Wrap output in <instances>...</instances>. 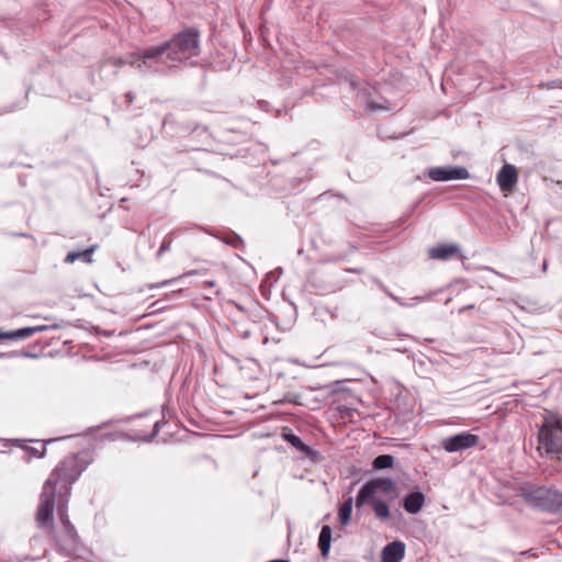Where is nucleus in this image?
Returning <instances> with one entry per match:
<instances>
[{
	"instance_id": "f257e3e1",
	"label": "nucleus",
	"mask_w": 562,
	"mask_h": 562,
	"mask_svg": "<svg viewBox=\"0 0 562 562\" xmlns=\"http://www.w3.org/2000/svg\"><path fill=\"white\" fill-rule=\"evenodd\" d=\"M199 54V32L189 29L159 45L134 52L131 57L137 59L138 71L158 72L164 68L177 67Z\"/></svg>"
},
{
	"instance_id": "f03ea898",
	"label": "nucleus",
	"mask_w": 562,
	"mask_h": 562,
	"mask_svg": "<svg viewBox=\"0 0 562 562\" xmlns=\"http://www.w3.org/2000/svg\"><path fill=\"white\" fill-rule=\"evenodd\" d=\"M398 496L396 484L389 477L371 480L362 485L356 496L358 508L369 504L374 516L382 521L391 518L390 506L386 501L392 502Z\"/></svg>"
},
{
	"instance_id": "7ed1b4c3",
	"label": "nucleus",
	"mask_w": 562,
	"mask_h": 562,
	"mask_svg": "<svg viewBox=\"0 0 562 562\" xmlns=\"http://www.w3.org/2000/svg\"><path fill=\"white\" fill-rule=\"evenodd\" d=\"M87 460L82 453L71 454L63 459L50 473L45 484L58 493V503H67L71 484L87 468Z\"/></svg>"
},
{
	"instance_id": "20e7f679",
	"label": "nucleus",
	"mask_w": 562,
	"mask_h": 562,
	"mask_svg": "<svg viewBox=\"0 0 562 562\" xmlns=\"http://www.w3.org/2000/svg\"><path fill=\"white\" fill-rule=\"evenodd\" d=\"M541 456L562 454V417L555 414L546 415L538 431V448Z\"/></svg>"
},
{
	"instance_id": "39448f33",
	"label": "nucleus",
	"mask_w": 562,
	"mask_h": 562,
	"mask_svg": "<svg viewBox=\"0 0 562 562\" xmlns=\"http://www.w3.org/2000/svg\"><path fill=\"white\" fill-rule=\"evenodd\" d=\"M524 499L535 507L557 510L562 507V494L546 486H532L522 492Z\"/></svg>"
},
{
	"instance_id": "423d86ee",
	"label": "nucleus",
	"mask_w": 562,
	"mask_h": 562,
	"mask_svg": "<svg viewBox=\"0 0 562 562\" xmlns=\"http://www.w3.org/2000/svg\"><path fill=\"white\" fill-rule=\"evenodd\" d=\"M67 503H58V513L60 522L63 526V531L58 536L57 541L59 547L66 552L76 551L79 544V537L72 524L70 522L67 512H66Z\"/></svg>"
},
{
	"instance_id": "0eeeda50",
	"label": "nucleus",
	"mask_w": 562,
	"mask_h": 562,
	"mask_svg": "<svg viewBox=\"0 0 562 562\" xmlns=\"http://www.w3.org/2000/svg\"><path fill=\"white\" fill-rule=\"evenodd\" d=\"M56 497L58 493L49 488V484H44L36 514V520L41 527L47 526L53 520Z\"/></svg>"
},
{
	"instance_id": "6e6552de",
	"label": "nucleus",
	"mask_w": 562,
	"mask_h": 562,
	"mask_svg": "<svg viewBox=\"0 0 562 562\" xmlns=\"http://www.w3.org/2000/svg\"><path fill=\"white\" fill-rule=\"evenodd\" d=\"M428 177L432 181L465 180L470 178V172L461 166H439L428 170Z\"/></svg>"
},
{
	"instance_id": "1a4fd4ad",
	"label": "nucleus",
	"mask_w": 562,
	"mask_h": 562,
	"mask_svg": "<svg viewBox=\"0 0 562 562\" xmlns=\"http://www.w3.org/2000/svg\"><path fill=\"white\" fill-rule=\"evenodd\" d=\"M480 438L470 432H460L454 436L447 437L442 440L441 446L447 452H458L470 449L479 445Z\"/></svg>"
},
{
	"instance_id": "9d476101",
	"label": "nucleus",
	"mask_w": 562,
	"mask_h": 562,
	"mask_svg": "<svg viewBox=\"0 0 562 562\" xmlns=\"http://www.w3.org/2000/svg\"><path fill=\"white\" fill-rule=\"evenodd\" d=\"M496 180L502 191L510 192L518 180L515 166L508 164L504 165L498 171Z\"/></svg>"
},
{
	"instance_id": "9b49d317",
	"label": "nucleus",
	"mask_w": 562,
	"mask_h": 562,
	"mask_svg": "<svg viewBox=\"0 0 562 562\" xmlns=\"http://www.w3.org/2000/svg\"><path fill=\"white\" fill-rule=\"evenodd\" d=\"M48 329L46 325L31 326L24 327L15 330L5 331L0 328V340L10 339V340H23L35 334L45 331Z\"/></svg>"
},
{
	"instance_id": "f8f14e48",
	"label": "nucleus",
	"mask_w": 562,
	"mask_h": 562,
	"mask_svg": "<svg viewBox=\"0 0 562 562\" xmlns=\"http://www.w3.org/2000/svg\"><path fill=\"white\" fill-rule=\"evenodd\" d=\"M405 555V544L401 541L387 543L382 550V562H401Z\"/></svg>"
},
{
	"instance_id": "ddd939ff",
	"label": "nucleus",
	"mask_w": 562,
	"mask_h": 562,
	"mask_svg": "<svg viewBox=\"0 0 562 562\" xmlns=\"http://www.w3.org/2000/svg\"><path fill=\"white\" fill-rule=\"evenodd\" d=\"M459 252L458 245L454 244H440L438 246L431 247L428 250V255L430 259L434 260H448L451 257L456 256Z\"/></svg>"
},
{
	"instance_id": "4468645a",
	"label": "nucleus",
	"mask_w": 562,
	"mask_h": 562,
	"mask_svg": "<svg viewBox=\"0 0 562 562\" xmlns=\"http://www.w3.org/2000/svg\"><path fill=\"white\" fill-rule=\"evenodd\" d=\"M283 438L285 441L291 443L295 449L302 452L305 457L312 460L318 459L319 452L311 448L310 446L305 445L299 436L294 434H283Z\"/></svg>"
},
{
	"instance_id": "2eb2a0df",
	"label": "nucleus",
	"mask_w": 562,
	"mask_h": 562,
	"mask_svg": "<svg viewBox=\"0 0 562 562\" xmlns=\"http://www.w3.org/2000/svg\"><path fill=\"white\" fill-rule=\"evenodd\" d=\"M425 504V496L420 492H413L405 496L403 501L404 509L409 514H417Z\"/></svg>"
},
{
	"instance_id": "dca6fc26",
	"label": "nucleus",
	"mask_w": 562,
	"mask_h": 562,
	"mask_svg": "<svg viewBox=\"0 0 562 562\" xmlns=\"http://www.w3.org/2000/svg\"><path fill=\"white\" fill-rule=\"evenodd\" d=\"M331 541V528L328 525L322 527L319 537H318V547L322 555L325 558L328 555L330 549Z\"/></svg>"
},
{
	"instance_id": "f3484780",
	"label": "nucleus",
	"mask_w": 562,
	"mask_h": 562,
	"mask_svg": "<svg viewBox=\"0 0 562 562\" xmlns=\"http://www.w3.org/2000/svg\"><path fill=\"white\" fill-rule=\"evenodd\" d=\"M97 246H91L90 248L83 251H70L66 258L65 262L72 263L78 259H83L86 262H91V255L93 254Z\"/></svg>"
},
{
	"instance_id": "a211bd4d",
	"label": "nucleus",
	"mask_w": 562,
	"mask_h": 562,
	"mask_svg": "<svg viewBox=\"0 0 562 562\" xmlns=\"http://www.w3.org/2000/svg\"><path fill=\"white\" fill-rule=\"evenodd\" d=\"M352 502H353L352 497H349L339 507L338 518H339L340 525H342V526H346L349 524L350 516L352 513Z\"/></svg>"
},
{
	"instance_id": "6ab92c4d",
	"label": "nucleus",
	"mask_w": 562,
	"mask_h": 562,
	"mask_svg": "<svg viewBox=\"0 0 562 562\" xmlns=\"http://www.w3.org/2000/svg\"><path fill=\"white\" fill-rule=\"evenodd\" d=\"M394 464V457L391 454H381L378 456L373 462L372 465L375 470H383L392 468Z\"/></svg>"
},
{
	"instance_id": "aec40b11",
	"label": "nucleus",
	"mask_w": 562,
	"mask_h": 562,
	"mask_svg": "<svg viewBox=\"0 0 562 562\" xmlns=\"http://www.w3.org/2000/svg\"><path fill=\"white\" fill-rule=\"evenodd\" d=\"M20 446L27 453V458H26L27 461H30L32 458H43L46 452V448L44 445H42L41 450H38L34 447H31V446H26V445H20Z\"/></svg>"
},
{
	"instance_id": "412c9836",
	"label": "nucleus",
	"mask_w": 562,
	"mask_h": 562,
	"mask_svg": "<svg viewBox=\"0 0 562 562\" xmlns=\"http://www.w3.org/2000/svg\"><path fill=\"white\" fill-rule=\"evenodd\" d=\"M173 233H169L167 234L164 239H162V243L157 251V259H159L165 252L169 251L171 249V245H172V241H173V237H172Z\"/></svg>"
},
{
	"instance_id": "4be33fe9",
	"label": "nucleus",
	"mask_w": 562,
	"mask_h": 562,
	"mask_svg": "<svg viewBox=\"0 0 562 562\" xmlns=\"http://www.w3.org/2000/svg\"><path fill=\"white\" fill-rule=\"evenodd\" d=\"M126 65V60H124L122 57H108L105 59H103L101 63H100V68L104 67V66H113V67H122Z\"/></svg>"
},
{
	"instance_id": "5701e85b",
	"label": "nucleus",
	"mask_w": 562,
	"mask_h": 562,
	"mask_svg": "<svg viewBox=\"0 0 562 562\" xmlns=\"http://www.w3.org/2000/svg\"><path fill=\"white\" fill-rule=\"evenodd\" d=\"M225 243L235 248H240L244 245V240L237 234L229 235L227 238H225Z\"/></svg>"
},
{
	"instance_id": "b1692460",
	"label": "nucleus",
	"mask_w": 562,
	"mask_h": 562,
	"mask_svg": "<svg viewBox=\"0 0 562 562\" xmlns=\"http://www.w3.org/2000/svg\"><path fill=\"white\" fill-rule=\"evenodd\" d=\"M160 424L161 422L158 419L153 420L151 431L149 434L144 435L143 438L146 440H151L153 438H155L159 431Z\"/></svg>"
},
{
	"instance_id": "393cba45",
	"label": "nucleus",
	"mask_w": 562,
	"mask_h": 562,
	"mask_svg": "<svg viewBox=\"0 0 562 562\" xmlns=\"http://www.w3.org/2000/svg\"><path fill=\"white\" fill-rule=\"evenodd\" d=\"M384 109V106L373 102V101H370V100H366V110L368 111H378V110H382Z\"/></svg>"
},
{
	"instance_id": "a878e982",
	"label": "nucleus",
	"mask_w": 562,
	"mask_h": 562,
	"mask_svg": "<svg viewBox=\"0 0 562 562\" xmlns=\"http://www.w3.org/2000/svg\"><path fill=\"white\" fill-rule=\"evenodd\" d=\"M134 98H135V97H134L133 92H127V93L125 94V99H126V101H127L128 103H132V102L134 101Z\"/></svg>"
},
{
	"instance_id": "bb28decb",
	"label": "nucleus",
	"mask_w": 562,
	"mask_h": 562,
	"mask_svg": "<svg viewBox=\"0 0 562 562\" xmlns=\"http://www.w3.org/2000/svg\"><path fill=\"white\" fill-rule=\"evenodd\" d=\"M22 357H25V358H33L35 357V355L29 352V351H23L20 353Z\"/></svg>"
},
{
	"instance_id": "cd10ccee",
	"label": "nucleus",
	"mask_w": 562,
	"mask_h": 562,
	"mask_svg": "<svg viewBox=\"0 0 562 562\" xmlns=\"http://www.w3.org/2000/svg\"><path fill=\"white\" fill-rule=\"evenodd\" d=\"M137 59L133 58L131 61H126V65H130L131 67L136 68Z\"/></svg>"
},
{
	"instance_id": "c85d7f7f",
	"label": "nucleus",
	"mask_w": 562,
	"mask_h": 562,
	"mask_svg": "<svg viewBox=\"0 0 562 562\" xmlns=\"http://www.w3.org/2000/svg\"><path fill=\"white\" fill-rule=\"evenodd\" d=\"M382 289L384 290V292H385L387 295H390V296L392 297V300H394V301L398 302V299H397L396 296L392 295L389 291H386V289H385L384 286H382Z\"/></svg>"
},
{
	"instance_id": "c756f323",
	"label": "nucleus",
	"mask_w": 562,
	"mask_h": 562,
	"mask_svg": "<svg viewBox=\"0 0 562 562\" xmlns=\"http://www.w3.org/2000/svg\"><path fill=\"white\" fill-rule=\"evenodd\" d=\"M205 284H206L207 286H211V288H212V286H215L216 282H215L214 280H210V281H205Z\"/></svg>"
},
{
	"instance_id": "7c9ffc66",
	"label": "nucleus",
	"mask_w": 562,
	"mask_h": 562,
	"mask_svg": "<svg viewBox=\"0 0 562 562\" xmlns=\"http://www.w3.org/2000/svg\"><path fill=\"white\" fill-rule=\"evenodd\" d=\"M473 307H474V305H473V304H471V305H467V306H463L462 308H460V313H462V312H463V311H465V310L473 308Z\"/></svg>"
},
{
	"instance_id": "2f4dec72",
	"label": "nucleus",
	"mask_w": 562,
	"mask_h": 562,
	"mask_svg": "<svg viewBox=\"0 0 562 562\" xmlns=\"http://www.w3.org/2000/svg\"><path fill=\"white\" fill-rule=\"evenodd\" d=\"M195 273H198V271L196 270H192V271L186 272L182 277L192 276V274H195Z\"/></svg>"
},
{
	"instance_id": "473e14b6",
	"label": "nucleus",
	"mask_w": 562,
	"mask_h": 562,
	"mask_svg": "<svg viewBox=\"0 0 562 562\" xmlns=\"http://www.w3.org/2000/svg\"><path fill=\"white\" fill-rule=\"evenodd\" d=\"M548 87H549V88H555V87H558V86L555 85V82H551Z\"/></svg>"
},
{
	"instance_id": "72a5a7b5",
	"label": "nucleus",
	"mask_w": 562,
	"mask_h": 562,
	"mask_svg": "<svg viewBox=\"0 0 562 562\" xmlns=\"http://www.w3.org/2000/svg\"><path fill=\"white\" fill-rule=\"evenodd\" d=\"M358 97H359V98H363V99H364V93L359 92V93H358Z\"/></svg>"
},
{
	"instance_id": "f704fd0d",
	"label": "nucleus",
	"mask_w": 562,
	"mask_h": 562,
	"mask_svg": "<svg viewBox=\"0 0 562 562\" xmlns=\"http://www.w3.org/2000/svg\"><path fill=\"white\" fill-rule=\"evenodd\" d=\"M18 355H19L18 352H11V353H10V357H15V356H18Z\"/></svg>"
},
{
	"instance_id": "c9c22d12",
	"label": "nucleus",
	"mask_w": 562,
	"mask_h": 562,
	"mask_svg": "<svg viewBox=\"0 0 562 562\" xmlns=\"http://www.w3.org/2000/svg\"><path fill=\"white\" fill-rule=\"evenodd\" d=\"M350 83H351V87H352V88H355V87H356L355 81H351Z\"/></svg>"
},
{
	"instance_id": "e433bc0d",
	"label": "nucleus",
	"mask_w": 562,
	"mask_h": 562,
	"mask_svg": "<svg viewBox=\"0 0 562 562\" xmlns=\"http://www.w3.org/2000/svg\"><path fill=\"white\" fill-rule=\"evenodd\" d=\"M170 281H164L161 285L168 284Z\"/></svg>"
}]
</instances>
